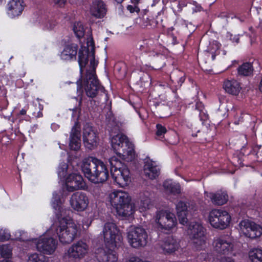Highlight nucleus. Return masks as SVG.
<instances>
[{
    "label": "nucleus",
    "instance_id": "f03ea898",
    "mask_svg": "<svg viewBox=\"0 0 262 262\" xmlns=\"http://www.w3.org/2000/svg\"><path fill=\"white\" fill-rule=\"evenodd\" d=\"M131 201V197L124 191L114 192L110 194V203L119 216L127 217L134 213V205Z\"/></svg>",
    "mask_w": 262,
    "mask_h": 262
},
{
    "label": "nucleus",
    "instance_id": "a19ab883",
    "mask_svg": "<svg viewBox=\"0 0 262 262\" xmlns=\"http://www.w3.org/2000/svg\"><path fill=\"white\" fill-rule=\"evenodd\" d=\"M73 113L72 117L74 119H76L77 120L78 119L80 113V108L79 107H76L72 109Z\"/></svg>",
    "mask_w": 262,
    "mask_h": 262
},
{
    "label": "nucleus",
    "instance_id": "2eb2a0df",
    "mask_svg": "<svg viewBox=\"0 0 262 262\" xmlns=\"http://www.w3.org/2000/svg\"><path fill=\"white\" fill-rule=\"evenodd\" d=\"M67 190L69 192L84 189L86 184L83 177L77 173H72L68 175L66 180Z\"/></svg>",
    "mask_w": 262,
    "mask_h": 262
},
{
    "label": "nucleus",
    "instance_id": "58836bf2",
    "mask_svg": "<svg viewBox=\"0 0 262 262\" xmlns=\"http://www.w3.org/2000/svg\"><path fill=\"white\" fill-rule=\"evenodd\" d=\"M156 126L157 129L156 134L157 136H161L162 135L166 133L167 130L164 126H162L161 124H157Z\"/></svg>",
    "mask_w": 262,
    "mask_h": 262
},
{
    "label": "nucleus",
    "instance_id": "393cba45",
    "mask_svg": "<svg viewBox=\"0 0 262 262\" xmlns=\"http://www.w3.org/2000/svg\"><path fill=\"white\" fill-rule=\"evenodd\" d=\"M177 215L180 223L182 225H185L188 222L186 217L187 213V205L185 202L180 201L176 205Z\"/></svg>",
    "mask_w": 262,
    "mask_h": 262
},
{
    "label": "nucleus",
    "instance_id": "f3484780",
    "mask_svg": "<svg viewBox=\"0 0 262 262\" xmlns=\"http://www.w3.org/2000/svg\"><path fill=\"white\" fill-rule=\"evenodd\" d=\"M57 241L51 237L40 238L36 244L37 250L46 254H51L56 250Z\"/></svg>",
    "mask_w": 262,
    "mask_h": 262
},
{
    "label": "nucleus",
    "instance_id": "bf43d9fd",
    "mask_svg": "<svg viewBox=\"0 0 262 262\" xmlns=\"http://www.w3.org/2000/svg\"><path fill=\"white\" fill-rule=\"evenodd\" d=\"M2 262H12V261H10V260L5 259V260H3Z\"/></svg>",
    "mask_w": 262,
    "mask_h": 262
},
{
    "label": "nucleus",
    "instance_id": "5fc2aeb1",
    "mask_svg": "<svg viewBox=\"0 0 262 262\" xmlns=\"http://www.w3.org/2000/svg\"><path fill=\"white\" fill-rule=\"evenodd\" d=\"M220 16L221 17H228L227 16V14L225 13H222L220 15Z\"/></svg>",
    "mask_w": 262,
    "mask_h": 262
},
{
    "label": "nucleus",
    "instance_id": "5701e85b",
    "mask_svg": "<svg viewBox=\"0 0 262 262\" xmlns=\"http://www.w3.org/2000/svg\"><path fill=\"white\" fill-rule=\"evenodd\" d=\"M96 258L99 262H116L118 257L112 250L99 249L96 253Z\"/></svg>",
    "mask_w": 262,
    "mask_h": 262
},
{
    "label": "nucleus",
    "instance_id": "f257e3e1",
    "mask_svg": "<svg viewBox=\"0 0 262 262\" xmlns=\"http://www.w3.org/2000/svg\"><path fill=\"white\" fill-rule=\"evenodd\" d=\"M81 170L84 176L91 182L103 183L109 177V171L105 164L100 160L89 157L82 160Z\"/></svg>",
    "mask_w": 262,
    "mask_h": 262
},
{
    "label": "nucleus",
    "instance_id": "c756f323",
    "mask_svg": "<svg viewBox=\"0 0 262 262\" xmlns=\"http://www.w3.org/2000/svg\"><path fill=\"white\" fill-rule=\"evenodd\" d=\"M23 2L20 0H11L8 3V9L11 11L12 15L18 16L20 15L23 9L24 6L22 5Z\"/></svg>",
    "mask_w": 262,
    "mask_h": 262
},
{
    "label": "nucleus",
    "instance_id": "79ce46f5",
    "mask_svg": "<svg viewBox=\"0 0 262 262\" xmlns=\"http://www.w3.org/2000/svg\"><path fill=\"white\" fill-rule=\"evenodd\" d=\"M127 9L130 13H134L135 12H138L140 10L139 8L135 5L134 6L128 5Z\"/></svg>",
    "mask_w": 262,
    "mask_h": 262
},
{
    "label": "nucleus",
    "instance_id": "aec40b11",
    "mask_svg": "<svg viewBox=\"0 0 262 262\" xmlns=\"http://www.w3.org/2000/svg\"><path fill=\"white\" fill-rule=\"evenodd\" d=\"M80 127L78 122H76L71 130L69 146L71 150H77L80 148Z\"/></svg>",
    "mask_w": 262,
    "mask_h": 262
},
{
    "label": "nucleus",
    "instance_id": "9d476101",
    "mask_svg": "<svg viewBox=\"0 0 262 262\" xmlns=\"http://www.w3.org/2000/svg\"><path fill=\"white\" fill-rule=\"evenodd\" d=\"M127 237L130 245L134 248L144 247L147 244V234L145 229L137 227L130 229Z\"/></svg>",
    "mask_w": 262,
    "mask_h": 262
},
{
    "label": "nucleus",
    "instance_id": "423d86ee",
    "mask_svg": "<svg viewBox=\"0 0 262 262\" xmlns=\"http://www.w3.org/2000/svg\"><path fill=\"white\" fill-rule=\"evenodd\" d=\"M101 235L103 236L105 244L111 248H118L122 245V234L114 223H106L104 225Z\"/></svg>",
    "mask_w": 262,
    "mask_h": 262
},
{
    "label": "nucleus",
    "instance_id": "7c9ffc66",
    "mask_svg": "<svg viewBox=\"0 0 262 262\" xmlns=\"http://www.w3.org/2000/svg\"><path fill=\"white\" fill-rule=\"evenodd\" d=\"M171 81L178 84L181 85L185 81V73L180 70H173L170 75Z\"/></svg>",
    "mask_w": 262,
    "mask_h": 262
},
{
    "label": "nucleus",
    "instance_id": "9b49d317",
    "mask_svg": "<svg viewBox=\"0 0 262 262\" xmlns=\"http://www.w3.org/2000/svg\"><path fill=\"white\" fill-rule=\"evenodd\" d=\"M82 138L84 145L86 148L93 150L97 146L99 141L98 133L88 123L83 126Z\"/></svg>",
    "mask_w": 262,
    "mask_h": 262
},
{
    "label": "nucleus",
    "instance_id": "7ed1b4c3",
    "mask_svg": "<svg viewBox=\"0 0 262 262\" xmlns=\"http://www.w3.org/2000/svg\"><path fill=\"white\" fill-rule=\"evenodd\" d=\"M111 143L115 152L122 159L130 162L135 159L134 146L126 136L122 134L114 136L112 138Z\"/></svg>",
    "mask_w": 262,
    "mask_h": 262
},
{
    "label": "nucleus",
    "instance_id": "c85d7f7f",
    "mask_svg": "<svg viewBox=\"0 0 262 262\" xmlns=\"http://www.w3.org/2000/svg\"><path fill=\"white\" fill-rule=\"evenodd\" d=\"M164 191L168 194L176 195L181 192L180 185L171 180L165 181L163 184Z\"/></svg>",
    "mask_w": 262,
    "mask_h": 262
},
{
    "label": "nucleus",
    "instance_id": "f704fd0d",
    "mask_svg": "<svg viewBox=\"0 0 262 262\" xmlns=\"http://www.w3.org/2000/svg\"><path fill=\"white\" fill-rule=\"evenodd\" d=\"M0 253L2 257L9 258L12 254V248L9 245H3L0 246Z\"/></svg>",
    "mask_w": 262,
    "mask_h": 262
},
{
    "label": "nucleus",
    "instance_id": "ddd939ff",
    "mask_svg": "<svg viewBox=\"0 0 262 262\" xmlns=\"http://www.w3.org/2000/svg\"><path fill=\"white\" fill-rule=\"evenodd\" d=\"M156 222L162 229L169 230L177 224V219L174 214L164 210L157 212Z\"/></svg>",
    "mask_w": 262,
    "mask_h": 262
},
{
    "label": "nucleus",
    "instance_id": "473e14b6",
    "mask_svg": "<svg viewBox=\"0 0 262 262\" xmlns=\"http://www.w3.org/2000/svg\"><path fill=\"white\" fill-rule=\"evenodd\" d=\"M249 257L252 262H262V250L259 248L251 249Z\"/></svg>",
    "mask_w": 262,
    "mask_h": 262
},
{
    "label": "nucleus",
    "instance_id": "a211bd4d",
    "mask_svg": "<svg viewBox=\"0 0 262 262\" xmlns=\"http://www.w3.org/2000/svg\"><path fill=\"white\" fill-rule=\"evenodd\" d=\"M70 203L73 209L82 211L88 207L89 199L85 193L78 191L71 195Z\"/></svg>",
    "mask_w": 262,
    "mask_h": 262
},
{
    "label": "nucleus",
    "instance_id": "37998d69",
    "mask_svg": "<svg viewBox=\"0 0 262 262\" xmlns=\"http://www.w3.org/2000/svg\"><path fill=\"white\" fill-rule=\"evenodd\" d=\"M261 147V145H256L253 148V154H255L256 155H257V157H259L258 155V154H259L260 156H262V152L259 151Z\"/></svg>",
    "mask_w": 262,
    "mask_h": 262
},
{
    "label": "nucleus",
    "instance_id": "864d4df0",
    "mask_svg": "<svg viewBox=\"0 0 262 262\" xmlns=\"http://www.w3.org/2000/svg\"><path fill=\"white\" fill-rule=\"evenodd\" d=\"M20 114L21 115H25L26 114V111L24 109H22L20 111Z\"/></svg>",
    "mask_w": 262,
    "mask_h": 262
},
{
    "label": "nucleus",
    "instance_id": "e433bc0d",
    "mask_svg": "<svg viewBox=\"0 0 262 262\" xmlns=\"http://www.w3.org/2000/svg\"><path fill=\"white\" fill-rule=\"evenodd\" d=\"M150 194L148 192H145L143 194V196L141 198V203L142 206L145 209H148L151 203V199L150 198Z\"/></svg>",
    "mask_w": 262,
    "mask_h": 262
},
{
    "label": "nucleus",
    "instance_id": "8fccbe9b",
    "mask_svg": "<svg viewBox=\"0 0 262 262\" xmlns=\"http://www.w3.org/2000/svg\"><path fill=\"white\" fill-rule=\"evenodd\" d=\"M53 207L56 210L58 209V210H59L60 212H61V209H62L61 207L58 205V202H57L56 203L55 202L53 203Z\"/></svg>",
    "mask_w": 262,
    "mask_h": 262
},
{
    "label": "nucleus",
    "instance_id": "6e6552de",
    "mask_svg": "<svg viewBox=\"0 0 262 262\" xmlns=\"http://www.w3.org/2000/svg\"><path fill=\"white\" fill-rule=\"evenodd\" d=\"M190 230L192 247L196 250L203 249L205 246L204 229L202 225L196 222H191L189 225Z\"/></svg>",
    "mask_w": 262,
    "mask_h": 262
},
{
    "label": "nucleus",
    "instance_id": "c9c22d12",
    "mask_svg": "<svg viewBox=\"0 0 262 262\" xmlns=\"http://www.w3.org/2000/svg\"><path fill=\"white\" fill-rule=\"evenodd\" d=\"M73 30L78 38H80L83 36L84 31L81 23H76L74 25Z\"/></svg>",
    "mask_w": 262,
    "mask_h": 262
},
{
    "label": "nucleus",
    "instance_id": "e2e57ef3",
    "mask_svg": "<svg viewBox=\"0 0 262 262\" xmlns=\"http://www.w3.org/2000/svg\"><path fill=\"white\" fill-rule=\"evenodd\" d=\"M81 89V86L80 85V87H79V89Z\"/></svg>",
    "mask_w": 262,
    "mask_h": 262
},
{
    "label": "nucleus",
    "instance_id": "c03bdc74",
    "mask_svg": "<svg viewBox=\"0 0 262 262\" xmlns=\"http://www.w3.org/2000/svg\"><path fill=\"white\" fill-rule=\"evenodd\" d=\"M230 40L233 42H235L236 43H238L239 42V35L237 34H231L230 36Z\"/></svg>",
    "mask_w": 262,
    "mask_h": 262
},
{
    "label": "nucleus",
    "instance_id": "052dcab7",
    "mask_svg": "<svg viewBox=\"0 0 262 262\" xmlns=\"http://www.w3.org/2000/svg\"><path fill=\"white\" fill-rule=\"evenodd\" d=\"M79 82L81 83V81L79 80V81H77V83L78 84Z\"/></svg>",
    "mask_w": 262,
    "mask_h": 262
},
{
    "label": "nucleus",
    "instance_id": "20e7f679",
    "mask_svg": "<svg viewBox=\"0 0 262 262\" xmlns=\"http://www.w3.org/2000/svg\"><path fill=\"white\" fill-rule=\"evenodd\" d=\"M108 162L114 181L120 187L127 186L130 182V171L127 166L115 156L110 158Z\"/></svg>",
    "mask_w": 262,
    "mask_h": 262
},
{
    "label": "nucleus",
    "instance_id": "2f4dec72",
    "mask_svg": "<svg viewBox=\"0 0 262 262\" xmlns=\"http://www.w3.org/2000/svg\"><path fill=\"white\" fill-rule=\"evenodd\" d=\"M253 72V67L251 62L244 63L238 68V74L244 76H250L252 74Z\"/></svg>",
    "mask_w": 262,
    "mask_h": 262
},
{
    "label": "nucleus",
    "instance_id": "1a4fd4ad",
    "mask_svg": "<svg viewBox=\"0 0 262 262\" xmlns=\"http://www.w3.org/2000/svg\"><path fill=\"white\" fill-rule=\"evenodd\" d=\"M231 217L229 213L221 209H213L209 215V221L210 224L215 228L224 229L227 227Z\"/></svg>",
    "mask_w": 262,
    "mask_h": 262
},
{
    "label": "nucleus",
    "instance_id": "4468645a",
    "mask_svg": "<svg viewBox=\"0 0 262 262\" xmlns=\"http://www.w3.org/2000/svg\"><path fill=\"white\" fill-rule=\"evenodd\" d=\"M239 226L244 235L249 238H255L262 234V228L248 220H242L239 223Z\"/></svg>",
    "mask_w": 262,
    "mask_h": 262
},
{
    "label": "nucleus",
    "instance_id": "6ab92c4d",
    "mask_svg": "<svg viewBox=\"0 0 262 262\" xmlns=\"http://www.w3.org/2000/svg\"><path fill=\"white\" fill-rule=\"evenodd\" d=\"M179 243L172 236H168L160 241L158 245L159 251L164 254H171L179 248Z\"/></svg>",
    "mask_w": 262,
    "mask_h": 262
},
{
    "label": "nucleus",
    "instance_id": "ea45409f",
    "mask_svg": "<svg viewBox=\"0 0 262 262\" xmlns=\"http://www.w3.org/2000/svg\"><path fill=\"white\" fill-rule=\"evenodd\" d=\"M27 262H42V261L37 254L34 253L30 255Z\"/></svg>",
    "mask_w": 262,
    "mask_h": 262
},
{
    "label": "nucleus",
    "instance_id": "cd10ccee",
    "mask_svg": "<svg viewBox=\"0 0 262 262\" xmlns=\"http://www.w3.org/2000/svg\"><path fill=\"white\" fill-rule=\"evenodd\" d=\"M207 196L211 200L214 204L217 205H222L225 204L228 199V195L225 192L209 193Z\"/></svg>",
    "mask_w": 262,
    "mask_h": 262
},
{
    "label": "nucleus",
    "instance_id": "09e8293b",
    "mask_svg": "<svg viewBox=\"0 0 262 262\" xmlns=\"http://www.w3.org/2000/svg\"><path fill=\"white\" fill-rule=\"evenodd\" d=\"M221 262H235V261L230 257H224L222 259Z\"/></svg>",
    "mask_w": 262,
    "mask_h": 262
},
{
    "label": "nucleus",
    "instance_id": "49530a36",
    "mask_svg": "<svg viewBox=\"0 0 262 262\" xmlns=\"http://www.w3.org/2000/svg\"><path fill=\"white\" fill-rule=\"evenodd\" d=\"M67 0H54L55 4L58 5L60 7L63 6L66 3Z\"/></svg>",
    "mask_w": 262,
    "mask_h": 262
},
{
    "label": "nucleus",
    "instance_id": "a18cd8bd",
    "mask_svg": "<svg viewBox=\"0 0 262 262\" xmlns=\"http://www.w3.org/2000/svg\"><path fill=\"white\" fill-rule=\"evenodd\" d=\"M140 49L141 50L147 51L149 50V43L147 41H144L143 43L140 46Z\"/></svg>",
    "mask_w": 262,
    "mask_h": 262
},
{
    "label": "nucleus",
    "instance_id": "f8f14e48",
    "mask_svg": "<svg viewBox=\"0 0 262 262\" xmlns=\"http://www.w3.org/2000/svg\"><path fill=\"white\" fill-rule=\"evenodd\" d=\"M90 45L89 47H81L78 53V63L80 68L81 72H82L83 68H85V66L88 63L90 60V62L93 60V57L94 58L95 63L98 65V61L95 60V45L93 40L90 42ZM91 65H90L89 70H90Z\"/></svg>",
    "mask_w": 262,
    "mask_h": 262
},
{
    "label": "nucleus",
    "instance_id": "dca6fc26",
    "mask_svg": "<svg viewBox=\"0 0 262 262\" xmlns=\"http://www.w3.org/2000/svg\"><path fill=\"white\" fill-rule=\"evenodd\" d=\"M88 248L85 243L79 241L69 249L66 253V256L72 259H80L88 253Z\"/></svg>",
    "mask_w": 262,
    "mask_h": 262
},
{
    "label": "nucleus",
    "instance_id": "de8ad7c7",
    "mask_svg": "<svg viewBox=\"0 0 262 262\" xmlns=\"http://www.w3.org/2000/svg\"><path fill=\"white\" fill-rule=\"evenodd\" d=\"M126 262H142V260L137 257H130Z\"/></svg>",
    "mask_w": 262,
    "mask_h": 262
},
{
    "label": "nucleus",
    "instance_id": "bb28decb",
    "mask_svg": "<svg viewBox=\"0 0 262 262\" xmlns=\"http://www.w3.org/2000/svg\"><path fill=\"white\" fill-rule=\"evenodd\" d=\"M223 88L226 92L234 95H237L241 89L239 83L235 80L225 81L223 84Z\"/></svg>",
    "mask_w": 262,
    "mask_h": 262
},
{
    "label": "nucleus",
    "instance_id": "3c124183",
    "mask_svg": "<svg viewBox=\"0 0 262 262\" xmlns=\"http://www.w3.org/2000/svg\"><path fill=\"white\" fill-rule=\"evenodd\" d=\"M7 238V237L4 235V232H3L2 230L0 231V240L3 241L5 240Z\"/></svg>",
    "mask_w": 262,
    "mask_h": 262
},
{
    "label": "nucleus",
    "instance_id": "4d7b16f0",
    "mask_svg": "<svg viewBox=\"0 0 262 262\" xmlns=\"http://www.w3.org/2000/svg\"><path fill=\"white\" fill-rule=\"evenodd\" d=\"M42 116V114L41 112H38L37 113V117H41Z\"/></svg>",
    "mask_w": 262,
    "mask_h": 262
},
{
    "label": "nucleus",
    "instance_id": "603ef678",
    "mask_svg": "<svg viewBox=\"0 0 262 262\" xmlns=\"http://www.w3.org/2000/svg\"><path fill=\"white\" fill-rule=\"evenodd\" d=\"M139 1L140 0H131L132 3L135 5H137Z\"/></svg>",
    "mask_w": 262,
    "mask_h": 262
},
{
    "label": "nucleus",
    "instance_id": "72a5a7b5",
    "mask_svg": "<svg viewBox=\"0 0 262 262\" xmlns=\"http://www.w3.org/2000/svg\"><path fill=\"white\" fill-rule=\"evenodd\" d=\"M158 22L154 18H149L148 17L143 16L141 26L143 28H155L157 25Z\"/></svg>",
    "mask_w": 262,
    "mask_h": 262
},
{
    "label": "nucleus",
    "instance_id": "b1692460",
    "mask_svg": "<svg viewBox=\"0 0 262 262\" xmlns=\"http://www.w3.org/2000/svg\"><path fill=\"white\" fill-rule=\"evenodd\" d=\"M144 173L146 177L154 180L159 176L160 169L152 161L147 160L144 166Z\"/></svg>",
    "mask_w": 262,
    "mask_h": 262
},
{
    "label": "nucleus",
    "instance_id": "0eeeda50",
    "mask_svg": "<svg viewBox=\"0 0 262 262\" xmlns=\"http://www.w3.org/2000/svg\"><path fill=\"white\" fill-rule=\"evenodd\" d=\"M77 227L72 222L60 225L56 229L60 242L63 244H68L73 241L77 233Z\"/></svg>",
    "mask_w": 262,
    "mask_h": 262
},
{
    "label": "nucleus",
    "instance_id": "412c9836",
    "mask_svg": "<svg viewBox=\"0 0 262 262\" xmlns=\"http://www.w3.org/2000/svg\"><path fill=\"white\" fill-rule=\"evenodd\" d=\"M213 246L214 250L221 254H228L232 249L231 243L221 237L214 239Z\"/></svg>",
    "mask_w": 262,
    "mask_h": 262
},
{
    "label": "nucleus",
    "instance_id": "6e6d98bb",
    "mask_svg": "<svg viewBox=\"0 0 262 262\" xmlns=\"http://www.w3.org/2000/svg\"><path fill=\"white\" fill-rule=\"evenodd\" d=\"M259 89L260 91L262 92V78L260 82L259 86Z\"/></svg>",
    "mask_w": 262,
    "mask_h": 262
},
{
    "label": "nucleus",
    "instance_id": "a878e982",
    "mask_svg": "<svg viewBox=\"0 0 262 262\" xmlns=\"http://www.w3.org/2000/svg\"><path fill=\"white\" fill-rule=\"evenodd\" d=\"M78 46L76 44H71L65 47L61 53V58L65 60L76 59L77 53Z\"/></svg>",
    "mask_w": 262,
    "mask_h": 262
},
{
    "label": "nucleus",
    "instance_id": "680f3d73",
    "mask_svg": "<svg viewBox=\"0 0 262 262\" xmlns=\"http://www.w3.org/2000/svg\"><path fill=\"white\" fill-rule=\"evenodd\" d=\"M215 58V55H212V58L214 59Z\"/></svg>",
    "mask_w": 262,
    "mask_h": 262
},
{
    "label": "nucleus",
    "instance_id": "4c0bfd02",
    "mask_svg": "<svg viewBox=\"0 0 262 262\" xmlns=\"http://www.w3.org/2000/svg\"><path fill=\"white\" fill-rule=\"evenodd\" d=\"M68 165L65 163L61 164L58 168V174L60 179L64 178L67 175Z\"/></svg>",
    "mask_w": 262,
    "mask_h": 262
},
{
    "label": "nucleus",
    "instance_id": "39448f33",
    "mask_svg": "<svg viewBox=\"0 0 262 262\" xmlns=\"http://www.w3.org/2000/svg\"><path fill=\"white\" fill-rule=\"evenodd\" d=\"M91 69L86 70V77L84 79L83 83L86 96L90 98H94L97 95L99 91L103 92L104 89L100 84L96 77L95 69L97 63H95L94 57L91 60Z\"/></svg>",
    "mask_w": 262,
    "mask_h": 262
},
{
    "label": "nucleus",
    "instance_id": "4be33fe9",
    "mask_svg": "<svg viewBox=\"0 0 262 262\" xmlns=\"http://www.w3.org/2000/svg\"><path fill=\"white\" fill-rule=\"evenodd\" d=\"M107 9L105 4L102 0H95L92 3L90 12L93 16L100 18L106 14Z\"/></svg>",
    "mask_w": 262,
    "mask_h": 262
},
{
    "label": "nucleus",
    "instance_id": "13d9d810",
    "mask_svg": "<svg viewBox=\"0 0 262 262\" xmlns=\"http://www.w3.org/2000/svg\"><path fill=\"white\" fill-rule=\"evenodd\" d=\"M115 1L119 4H121L124 0H115Z\"/></svg>",
    "mask_w": 262,
    "mask_h": 262
}]
</instances>
